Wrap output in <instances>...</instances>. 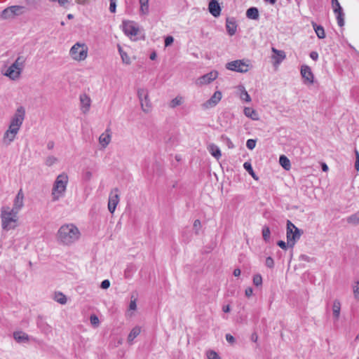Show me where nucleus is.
<instances>
[{"mask_svg":"<svg viewBox=\"0 0 359 359\" xmlns=\"http://www.w3.org/2000/svg\"><path fill=\"white\" fill-rule=\"evenodd\" d=\"M157 55H156V52H153L152 53H151L149 57L151 60H154L156 58Z\"/></svg>","mask_w":359,"mask_h":359,"instance_id":"nucleus-63","label":"nucleus"},{"mask_svg":"<svg viewBox=\"0 0 359 359\" xmlns=\"http://www.w3.org/2000/svg\"><path fill=\"white\" fill-rule=\"evenodd\" d=\"M119 202V196L118 194H115L114 196V212L115 211V209L116 208L117 204Z\"/></svg>","mask_w":359,"mask_h":359,"instance_id":"nucleus-54","label":"nucleus"},{"mask_svg":"<svg viewBox=\"0 0 359 359\" xmlns=\"http://www.w3.org/2000/svg\"><path fill=\"white\" fill-rule=\"evenodd\" d=\"M208 149L209 152L211 154V155L214 156L216 159L218 160L221 157V151L219 148L215 144H210L208 147Z\"/></svg>","mask_w":359,"mask_h":359,"instance_id":"nucleus-20","label":"nucleus"},{"mask_svg":"<svg viewBox=\"0 0 359 359\" xmlns=\"http://www.w3.org/2000/svg\"><path fill=\"white\" fill-rule=\"evenodd\" d=\"M226 68L233 72L245 73L248 71V65L241 60H237L227 62L226 64Z\"/></svg>","mask_w":359,"mask_h":359,"instance_id":"nucleus-9","label":"nucleus"},{"mask_svg":"<svg viewBox=\"0 0 359 359\" xmlns=\"http://www.w3.org/2000/svg\"><path fill=\"white\" fill-rule=\"evenodd\" d=\"M81 233L78 227L72 223L62 225L56 233L57 243L64 246H70L80 238Z\"/></svg>","mask_w":359,"mask_h":359,"instance_id":"nucleus-2","label":"nucleus"},{"mask_svg":"<svg viewBox=\"0 0 359 359\" xmlns=\"http://www.w3.org/2000/svg\"><path fill=\"white\" fill-rule=\"evenodd\" d=\"M337 15V24L339 27L344 25V13L343 10L337 13H334Z\"/></svg>","mask_w":359,"mask_h":359,"instance_id":"nucleus-35","label":"nucleus"},{"mask_svg":"<svg viewBox=\"0 0 359 359\" xmlns=\"http://www.w3.org/2000/svg\"><path fill=\"white\" fill-rule=\"evenodd\" d=\"M312 26L316 32L317 36L319 39H324L325 37V29L323 26L317 25L316 22H311Z\"/></svg>","mask_w":359,"mask_h":359,"instance_id":"nucleus-23","label":"nucleus"},{"mask_svg":"<svg viewBox=\"0 0 359 359\" xmlns=\"http://www.w3.org/2000/svg\"><path fill=\"white\" fill-rule=\"evenodd\" d=\"M299 259L302 261L309 262L310 257L306 255H301L299 256Z\"/></svg>","mask_w":359,"mask_h":359,"instance_id":"nucleus-58","label":"nucleus"},{"mask_svg":"<svg viewBox=\"0 0 359 359\" xmlns=\"http://www.w3.org/2000/svg\"><path fill=\"white\" fill-rule=\"evenodd\" d=\"M243 167L245 169L246 171H248L249 172V174L255 179V180H258V177L256 176L254 170H253V168L252 167V165L249 162H245L244 164H243Z\"/></svg>","mask_w":359,"mask_h":359,"instance_id":"nucleus-34","label":"nucleus"},{"mask_svg":"<svg viewBox=\"0 0 359 359\" xmlns=\"http://www.w3.org/2000/svg\"><path fill=\"white\" fill-rule=\"evenodd\" d=\"M207 357L208 359H222L217 353L212 350L207 351Z\"/></svg>","mask_w":359,"mask_h":359,"instance_id":"nucleus-43","label":"nucleus"},{"mask_svg":"<svg viewBox=\"0 0 359 359\" xmlns=\"http://www.w3.org/2000/svg\"><path fill=\"white\" fill-rule=\"evenodd\" d=\"M140 4V11L142 15L149 13V0H139Z\"/></svg>","mask_w":359,"mask_h":359,"instance_id":"nucleus-29","label":"nucleus"},{"mask_svg":"<svg viewBox=\"0 0 359 359\" xmlns=\"http://www.w3.org/2000/svg\"><path fill=\"white\" fill-rule=\"evenodd\" d=\"M111 141V136L109 133H102L99 138V142L102 147H105Z\"/></svg>","mask_w":359,"mask_h":359,"instance_id":"nucleus-25","label":"nucleus"},{"mask_svg":"<svg viewBox=\"0 0 359 359\" xmlns=\"http://www.w3.org/2000/svg\"><path fill=\"white\" fill-rule=\"evenodd\" d=\"M277 245L280 248H282L283 250H287V248L289 247L288 245H287V243H286L285 241H278L277 242Z\"/></svg>","mask_w":359,"mask_h":359,"instance_id":"nucleus-51","label":"nucleus"},{"mask_svg":"<svg viewBox=\"0 0 359 359\" xmlns=\"http://www.w3.org/2000/svg\"><path fill=\"white\" fill-rule=\"evenodd\" d=\"M331 3L334 13L343 10L338 0H331Z\"/></svg>","mask_w":359,"mask_h":359,"instance_id":"nucleus-41","label":"nucleus"},{"mask_svg":"<svg viewBox=\"0 0 359 359\" xmlns=\"http://www.w3.org/2000/svg\"><path fill=\"white\" fill-rule=\"evenodd\" d=\"M117 46H118V52L120 53V55L121 57L123 62L126 65H129L130 63V60L129 56L128 55V54L126 52L123 51V50L122 49V48L121 47L120 45L118 44Z\"/></svg>","mask_w":359,"mask_h":359,"instance_id":"nucleus-31","label":"nucleus"},{"mask_svg":"<svg viewBox=\"0 0 359 359\" xmlns=\"http://www.w3.org/2000/svg\"><path fill=\"white\" fill-rule=\"evenodd\" d=\"M25 8L22 6H11L6 8L1 12V18L4 20L13 18L15 16L20 15L24 13Z\"/></svg>","mask_w":359,"mask_h":359,"instance_id":"nucleus-8","label":"nucleus"},{"mask_svg":"<svg viewBox=\"0 0 359 359\" xmlns=\"http://www.w3.org/2000/svg\"><path fill=\"white\" fill-rule=\"evenodd\" d=\"M137 309L136 299H132L129 304V310L135 311Z\"/></svg>","mask_w":359,"mask_h":359,"instance_id":"nucleus-53","label":"nucleus"},{"mask_svg":"<svg viewBox=\"0 0 359 359\" xmlns=\"http://www.w3.org/2000/svg\"><path fill=\"white\" fill-rule=\"evenodd\" d=\"M241 270L239 269H235L233 271V275L235 276H239L241 275Z\"/></svg>","mask_w":359,"mask_h":359,"instance_id":"nucleus-61","label":"nucleus"},{"mask_svg":"<svg viewBox=\"0 0 359 359\" xmlns=\"http://www.w3.org/2000/svg\"><path fill=\"white\" fill-rule=\"evenodd\" d=\"M93 174L90 171L87 170L83 175V179L85 181H89L92 178Z\"/></svg>","mask_w":359,"mask_h":359,"instance_id":"nucleus-49","label":"nucleus"},{"mask_svg":"<svg viewBox=\"0 0 359 359\" xmlns=\"http://www.w3.org/2000/svg\"><path fill=\"white\" fill-rule=\"evenodd\" d=\"M57 162H58L57 158L54 156H48V157H46V158L45 160V164L48 167L53 166Z\"/></svg>","mask_w":359,"mask_h":359,"instance_id":"nucleus-36","label":"nucleus"},{"mask_svg":"<svg viewBox=\"0 0 359 359\" xmlns=\"http://www.w3.org/2000/svg\"><path fill=\"white\" fill-rule=\"evenodd\" d=\"M226 29L230 36H233L236 34L237 23L234 18H227L226 19Z\"/></svg>","mask_w":359,"mask_h":359,"instance_id":"nucleus-16","label":"nucleus"},{"mask_svg":"<svg viewBox=\"0 0 359 359\" xmlns=\"http://www.w3.org/2000/svg\"><path fill=\"white\" fill-rule=\"evenodd\" d=\"M217 76L218 72L217 71H212L201 76L198 81L200 85H205L216 79Z\"/></svg>","mask_w":359,"mask_h":359,"instance_id":"nucleus-13","label":"nucleus"},{"mask_svg":"<svg viewBox=\"0 0 359 359\" xmlns=\"http://www.w3.org/2000/svg\"><path fill=\"white\" fill-rule=\"evenodd\" d=\"M144 104L143 106H141L142 109L143 111L148 113L151 111V103L150 102V100L149 98V96L147 97V99H143Z\"/></svg>","mask_w":359,"mask_h":359,"instance_id":"nucleus-38","label":"nucleus"},{"mask_svg":"<svg viewBox=\"0 0 359 359\" xmlns=\"http://www.w3.org/2000/svg\"><path fill=\"white\" fill-rule=\"evenodd\" d=\"M310 57L312 60L316 61L318 59V53L316 51H312L310 53Z\"/></svg>","mask_w":359,"mask_h":359,"instance_id":"nucleus-56","label":"nucleus"},{"mask_svg":"<svg viewBox=\"0 0 359 359\" xmlns=\"http://www.w3.org/2000/svg\"><path fill=\"white\" fill-rule=\"evenodd\" d=\"M246 17L251 20H258L259 18V10L257 7H250L246 11Z\"/></svg>","mask_w":359,"mask_h":359,"instance_id":"nucleus-19","label":"nucleus"},{"mask_svg":"<svg viewBox=\"0 0 359 359\" xmlns=\"http://www.w3.org/2000/svg\"><path fill=\"white\" fill-rule=\"evenodd\" d=\"M272 51L277 55L276 62L280 63L285 58V53L283 50H279L275 48H272Z\"/></svg>","mask_w":359,"mask_h":359,"instance_id":"nucleus-32","label":"nucleus"},{"mask_svg":"<svg viewBox=\"0 0 359 359\" xmlns=\"http://www.w3.org/2000/svg\"><path fill=\"white\" fill-rule=\"evenodd\" d=\"M18 212L11 210L8 206H4L1 210L2 229L6 231L14 229L18 226Z\"/></svg>","mask_w":359,"mask_h":359,"instance_id":"nucleus-4","label":"nucleus"},{"mask_svg":"<svg viewBox=\"0 0 359 359\" xmlns=\"http://www.w3.org/2000/svg\"><path fill=\"white\" fill-rule=\"evenodd\" d=\"M241 98L248 102L251 101L250 96L245 90H243L241 93Z\"/></svg>","mask_w":359,"mask_h":359,"instance_id":"nucleus-44","label":"nucleus"},{"mask_svg":"<svg viewBox=\"0 0 359 359\" xmlns=\"http://www.w3.org/2000/svg\"><path fill=\"white\" fill-rule=\"evenodd\" d=\"M341 311V303L339 300L335 299L333 302L332 313L335 320H338Z\"/></svg>","mask_w":359,"mask_h":359,"instance_id":"nucleus-21","label":"nucleus"},{"mask_svg":"<svg viewBox=\"0 0 359 359\" xmlns=\"http://www.w3.org/2000/svg\"><path fill=\"white\" fill-rule=\"evenodd\" d=\"M90 322L91 325L94 328H97L100 325L99 318H98V317L95 314L90 315Z\"/></svg>","mask_w":359,"mask_h":359,"instance_id":"nucleus-39","label":"nucleus"},{"mask_svg":"<svg viewBox=\"0 0 359 359\" xmlns=\"http://www.w3.org/2000/svg\"><path fill=\"white\" fill-rule=\"evenodd\" d=\"M75 1L80 5H87L89 4V0H75Z\"/></svg>","mask_w":359,"mask_h":359,"instance_id":"nucleus-59","label":"nucleus"},{"mask_svg":"<svg viewBox=\"0 0 359 359\" xmlns=\"http://www.w3.org/2000/svg\"><path fill=\"white\" fill-rule=\"evenodd\" d=\"M15 340L18 343H26L29 341V337L22 331L15 332L13 333Z\"/></svg>","mask_w":359,"mask_h":359,"instance_id":"nucleus-18","label":"nucleus"},{"mask_svg":"<svg viewBox=\"0 0 359 359\" xmlns=\"http://www.w3.org/2000/svg\"><path fill=\"white\" fill-rule=\"evenodd\" d=\"M226 339L229 343H233L235 341V338L230 334H226Z\"/></svg>","mask_w":359,"mask_h":359,"instance_id":"nucleus-55","label":"nucleus"},{"mask_svg":"<svg viewBox=\"0 0 359 359\" xmlns=\"http://www.w3.org/2000/svg\"><path fill=\"white\" fill-rule=\"evenodd\" d=\"M253 284L257 287L262 285V277L260 274H255L253 276Z\"/></svg>","mask_w":359,"mask_h":359,"instance_id":"nucleus-42","label":"nucleus"},{"mask_svg":"<svg viewBox=\"0 0 359 359\" xmlns=\"http://www.w3.org/2000/svg\"><path fill=\"white\" fill-rule=\"evenodd\" d=\"M25 117V109L23 107H18L11 116L8 127L3 134L2 143L10 145L15 139L20 130Z\"/></svg>","mask_w":359,"mask_h":359,"instance_id":"nucleus-1","label":"nucleus"},{"mask_svg":"<svg viewBox=\"0 0 359 359\" xmlns=\"http://www.w3.org/2000/svg\"><path fill=\"white\" fill-rule=\"evenodd\" d=\"M245 293L246 297H251L252 295V293H253L252 288V287L246 288V290L245 291Z\"/></svg>","mask_w":359,"mask_h":359,"instance_id":"nucleus-57","label":"nucleus"},{"mask_svg":"<svg viewBox=\"0 0 359 359\" xmlns=\"http://www.w3.org/2000/svg\"><path fill=\"white\" fill-rule=\"evenodd\" d=\"M174 38L172 36H168L165 38V46L168 47L172 45Z\"/></svg>","mask_w":359,"mask_h":359,"instance_id":"nucleus-47","label":"nucleus"},{"mask_svg":"<svg viewBox=\"0 0 359 359\" xmlns=\"http://www.w3.org/2000/svg\"><path fill=\"white\" fill-rule=\"evenodd\" d=\"M201 226V221L199 219H196L194 222V228L195 229L196 234H198V230Z\"/></svg>","mask_w":359,"mask_h":359,"instance_id":"nucleus-48","label":"nucleus"},{"mask_svg":"<svg viewBox=\"0 0 359 359\" xmlns=\"http://www.w3.org/2000/svg\"><path fill=\"white\" fill-rule=\"evenodd\" d=\"M123 32L127 36L130 37L137 36L142 32L133 22H123Z\"/></svg>","mask_w":359,"mask_h":359,"instance_id":"nucleus-10","label":"nucleus"},{"mask_svg":"<svg viewBox=\"0 0 359 359\" xmlns=\"http://www.w3.org/2000/svg\"><path fill=\"white\" fill-rule=\"evenodd\" d=\"M250 339L253 342H257L258 339L257 334L256 332H253L251 335Z\"/></svg>","mask_w":359,"mask_h":359,"instance_id":"nucleus-60","label":"nucleus"},{"mask_svg":"<svg viewBox=\"0 0 359 359\" xmlns=\"http://www.w3.org/2000/svg\"><path fill=\"white\" fill-rule=\"evenodd\" d=\"M111 283H110V281L109 280H103L102 283H101V288L102 289H107L109 287Z\"/></svg>","mask_w":359,"mask_h":359,"instance_id":"nucleus-52","label":"nucleus"},{"mask_svg":"<svg viewBox=\"0 0 359 359\" xmlns=\"http://www.w3.org/2000/svg\"><path fill=\"white\" fill-rule=\"evenodd\" d=\"M355 168L357 171L359 170V161L355 160Z\"/></svg>","mask_w":359,"mask_h":359,"instance_id":"nucleus-64","label":"nucleus"},{"mask_svg":"<svg viewBox=\"0 0 359 359\" xmlns=\"http://www.w3.org/2000/svg\"><path fill=\"white\" fill-rule=\"evenodd\" d=\"M68 183L69 177L67 173L62 172L56 177L51 189V197L53 202L60 201L65 196Z\"/></svg>","mask_w":359,"mask_h":359,"instance_id":"nucleus-3","label":"nucleus"},{"mask_svg":"<svg viewBox=\"0 0 359 359\" xmlns=\"http://www.w3.org/2000/svg\"><path fill=\"white\" fill-rule=\"evenodd\" d=\"M53 298L56 302L62 305H65L67 302V297L61 292H55Z\"/></svg>","mask_w":359,"mask_h":359,"instance_id":"nucleus-22","label":"nucleus"},{"mask_svg":"<svg viewBox=\"0 0 359 359\" xmlns=\"http://www.w3.org/2000/svg\"><path fill=\"white\" fill-rule=\"evenodd\" d=\"M50 2L57 4L60 7L67 8L70 4V0H48Z\"/></svg>","mask_w":359,"mask_h":359,"instance_id":"nucleus-33","label":"nucleus"},{"mask_svg":"<svg viewBox=\"0 0 359 359\" xmlns=\"http://www.w3.org/2000/svg\"><path fill=\"white\" fill-rule=\"evenodd\" d=\"M25 62V59L23 57H18L11 65L7 67L4 72H2L3 75L12 81L18 80L24 69Z\"/></svg>","mask_w":359,"mask_h":359,"instance_id":"nucleus-5","label":"nucleus"},{"mask_svg":"<svg viewBox=\"0 0 359 359\" xmlns=\"http://www.w3.org/2000/svg\"><path fill=\"white\" fill-rule=\"evenodd\" d=\"M88 53L87 46L83 43L77 42L71 47L69 55L73 60L82 62L87 58Z\"/></svg>","mask_w":359,"mask_h":359,"instance_id":"nucleus-6","label":"nucleus"},{"mask_svg":"<svg viewBox=\"0 0 359 359\" xmlns=\"http://www.w3.org/2000/svg\"><path fill=\"white\" fill-rule=\"evenodd\" d=\"M265 265L269 268L273 269L274 266V261L271 257H268L266 259Z\"/></svg>","mask_w":359,"mask_h":359,"instance_id":"nucleus-46","label":"nucleus"},{"mask_svg":"<svg viewBox=\"0 0 359 359\" xmlns=\"http://www.w3.org/2000/svg\"><path fill=\"white\" fill-rule=\"evenodd\" d=\"M301 75L304 79V83H313V74L309 66L304 65L301 67Z\"/></svg>","mask_w":359,"mask_h":359,"instance_id":"nucleus-12","label":"nucleus"},{"mask_svg":"<svg viewBox=\"0 0 359 359\" xmlns=\"http://www.w3.org/2000/svg\"><path fill=\"white\" fill-rule=\"evenodd\" d=\"M303 233V231L297 228L291 221H287L286 236L289 248L294 247Z\"/></svg>","mask_w":359,"mask_h":359,"instance_id":"nucleus-7","label":"nucleus"},{"mask_svg":"<svg viewBox=\"0 0 359 359\" xmlns=\"http://www.w3.org/2000/svg\"><path fill=\"white\" fill-rule=\"evenodd\" d=\"M353 293L355 298L359 297V281L355 282V285L353 287Z\"/></svg>","mask_w":359,"mask_h":359,"instance_id":"nucleus-50","label":"nucleus"},{"mask_svg":"<svg viewBox=\"0 0 359 359\" xmlns=\"http://www.w3.org/2000/svg\"><path fill=\"white\" fill-rule=\"evenodd\" d=\"M271 231L269 226H264L262 228V237L266 242H269L270 239Z\"/></svg>","mask_w":359,"mask_h":359,"instance_id":"nucleus-37","label":"nucleus"},{"mask_svg":"<svg viewBox=\"0 0 359 359\" xmlns=\"http://www.w3.org/2000/svg\"><path fill=\"white\" fill-rule=\"evenodd\" d=\"M182 97H176L175 98L172 99L170 103V107L171 108H175L177 106H179L182 104Z\"/></svg>","mask_w":359,"mask_h":359,"instance_id":"nucleus-40","label":"nucleus"},{"mask_svg":"<svg viewBox=\"0 0 359 359\" xmlns=\"http://www.w3.org/2000/svg\"><path fill=\"white\" fill-rule=\"evenodd\" d=\"M80 102H81V110L83 114H86L89 111L91 100L90 98L86 94H82L80 95Z\"/></svg>","mask_w":359,"mask_h":359,"instance_id":"nucleus-15","label":"nucleus"},{"mask_svg":"<svg viewBox=\"0 0 359 359\" xmlns=\"http://www.w3.org/2000/svg\"><path fill=\"white\" fill-rule=\"evenodd\" d=\"M222 310L224 313H228L230 311V306L229 305L224 306L222 308Z\"/></svg>","mask_w":359,"mask_h":359,"instance_id":"nucleus-62","label":"nucleus"},{"mask_svg":"<svg viewBox=\"0 0 359 359\" xmlns=\"http://www.w3.org/2000/svg\"><path fill=\"white\" fill-rule=\"evenodd\" d=\"M346 221L353 225L359 224V211L348 217Z\"/></svg>","mask_w":359,"mask_h":359,"instance_id":"nucleus-30","label":"nucleus"},{"mask_svg":"<svg viewBox=\"0 0 359 359\" xmlns=\"http://www.w3.org/2000/svg\"><path fill=\"white\" fill-rule=\"evenodd\" d=\"M209 12L215 18H217L221 14V6L217 1L210 0L208 5Z\"/></svg>","mask_w":359,"mask_h":359,"instance_id":"nucleus-14","label":"nucleus"},{"mask_svg":"<svg viewBox=\"0 0 359 359\" xmlns=\"http://www.w3.org/2000/svg\"><path fill=\"white\" fill-rule=\"evenodd\" d=\"M149 95L147 90L144 88H139L137 90V96L140 100L141 106H143L144 104L143 99H147V97Z\"/></svg>","mask_w":359,"mask_h":359,"instance_id":"nucleus-28","label":"nucleus"},{"mask_svg":"<svg viewBox=\"0 0 359 359\" xmlns=\"http://www.w3.org/2000/svg\"><path fill=\"white\" fill-rule=\"evenodd\" d=\"M141 332L140 327L136 326L133 328L128 337V341L129 343H132L135 337H137Z\"/></svg>","mask_w":359,"mask_h":359,"instance_id":"nucleus-26","label":"nucleus"},{"mask_svg":"<svg viewBox=\"0 0 359 359\" xmlns=\"http://www.w3.org/2000/svg\"><path fill=\"white\" fill-rule=\"evenodd\" d=\"M279 163L282 165V167L286 170H289L291 168L290 161L288 159V158L285 155H281L280 156Z\"/></svg>","mask_w":359,"mask_h":359,"instance_id":"nucleus-27","label":"nucleus"},{"mask_svg":"<svg viewBox=\"0 0 359 359\" xmlns=\"http://www.w3.org/2000/svg\"><path fill=\"white\" fill-rule=\"evenodd\" d=\"M222 99V93L216 91L211 97L204 103L205 107H212L215 106Z\"/></svg>","mask_w":359,"mask_h":359,"instance_id":"nucleus-17","label":"nucleus"},{"mask_svg":"<svg viewBox=\"0 0 359 359\" xmlns=\"http://www.w3.org/2000/svg\"><path fill=\"white\" fill-rule=\"evenodd\" d=\"M24 198L25 196L23 191L22 189H20L15 196L13 201V208H11V210L18 213L24 206Z\"/></svg>","mask_w":359,"mask_h":359,"instance_id":"nucleus-11","label":"nucleus"},{"mask_svg":"<svg viewBox=\"0 0 359 359\" xmlns=\"http://www.w3.org/2000/svg\"><path fill=\"white\" fill-rule=\"evenodd\" d=\"M256 146V140H253V139H249L247 140V142H246V147L252 150Z\"/></svg>","mask_w":359,"mask_h":359,"instance_id":"nucleus-45","label":"nucleus"},{"mask_svg":"<svg viewBox=\"0 0 359 359\" xmlns=\"http://www.w3.org/2000/svg\"><path fill=\"white\" fill-rule=\"evenodd\" d=\"M244 114L250 118L252 120H258L259 116L257 112L251 107H245L244 108Z\"/></svg>","mask_w":359,"mask_h":359,"instance_id":"nucleus-24","label":"nucleus"}]
</instances>
